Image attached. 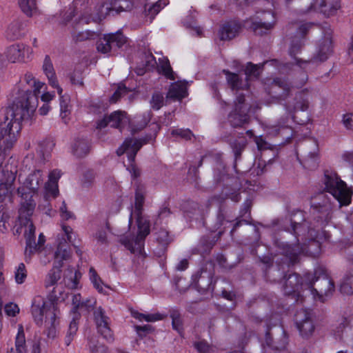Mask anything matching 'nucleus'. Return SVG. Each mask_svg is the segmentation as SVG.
I'll list each match as a JSON object with an SVG mask.
<instances>
[{
  "label": "nucleus",
  "instance_id": "37998d69",
  "mask_svg": "<svg viewBox=\"0 0 353 353\" xmlns=\"http://www.w3.org/2000/svg\"><path fill=\"white\" fill-rule=\"evenodd\" d=\"M194 347L199 353H210L211 346L205 341H199L194 343Z\"/></svg>",
  "mask_w": 353,
  "mask_h": 353
},
{
  "label": "nucleus",
  "instance_id": "c85d7f7f",
  "mask_svg": "<svg viewBox=\"0 0 353 353\" xmlns=\"http://www.w3.org/2000/svg\"><path fill=\"white\" fill-rule=\"evenodd\" d=\"M19 5L22 12L28 17L36 15L39 12L36 0H19Z\"/></svg>",
  "mask_w": 353,
  "mask_h": 353
},
{
  "label": "nucleus",
  "instance_id": "39448f33",
  "mask_svg": "<svg viewBox=\"0 0 353 353\" xmlns=\"http://www.w3.org/2000/svg\"><path fill=\"white\" fill-rule=\"evenodd\" d=\"M257 9L252 19L251 28L256 34H262L272 30L276 23V16L273 12L272 0H256Z\"/></svg>",
  "mask_w": 353,
  "mask_h": 353
},
{
  "label": "nucleus",
  "instance_id": "6e6d98bb",
  "mask_svg": "<svg viewBox=\"0 0 353 353\" xmlns=\"http://www.w3.org/2000/svg\"><path fill=\"white\" fill-rule=\"evenodd\" d=\"M30 349L31 353H40L41 352V341L39 339H34L30 344Z\"/></svg>",
  "mask_w": 353,
  "mask_h": 353
},
{
  "label": "nucleus",
  "instance_id": "5701e85b",
  "mask_svg": "<svg viewBox=\"0 0 353 353\" xmlns=\"http://www.w3.org/2000/svg\"><path fill=\"white\" fill-rule=\"evenodd\" d=\"M26 23L20 19H14L6 30V37L11 40L21 38L25 32Z\"/></svg>",
  "mask_w": 353,
  "mask_h": 353
},
{
  "label": "nucleus",
  "instance_id": "8fccbe9b",
  "mask_svg": "<svg viewBox=\"0 0 353 353\" xmlns=\"http://www.w3.org/2000/svg\"><path fill=\"white\" fill-rule=\"evenodd\" d=\"M59 210H60V216L63 220L67 221L69 219H74V214L71 212H70L67 210V208H66V205H65V203L64 201L62 203V205L60 207Z\"/></svg>",
  "mask_w": 353,
  "mask_h": 353
},
{
  "label": "nucleus",
  "instance_id": "864d4df0",
  "mask_svg": "<svg viewBox=\"0 0 353 353\" xmlns=\"http://www.w3.org/2000/svg\"><path fill=\"white\" fill-rule=\"evenodd\" d=\"M79 316L78 314H74L73 319L69 325L68 333L70 335H75L78 330L77 320L79 319Z\"/></svg>",
  "mask_w": 353,
  "mask_h": 353
},
{
  "label": "nucleus",
  "instance_id": "423d86ee",
  "mask_svg": "<svg viewBox=\"0 0 353 353\" xmlns=\"http://www.w3.org/2000/svg\"><path fill=\"white\" fill-rule=\"evenodd\" d=\"M324 183L326 191L338 201L340 205H347L350 203L351 190L334 172H327L325 174Z\"/></svg>",
  "mask_w": 353,
  "mask_h": 353
},
{
  "label": "nucleus",
  "instance_id": "e2e57ef3",
  "mask_svg": "<svg viewBox=\"0 0 353 353\" xmlns=\"http://www.w3.org/2000/svg\"><path fill=\"white\" fill-rule=\"evenodd\" d=\"M313 26L312 23H303L301 25L299 28L298 34L301 35H303L306 34L307 30Z\"/></svg>",
  "mask_w": 353,
  "mask_h": 353
},
{
  "label": "nucleus",
  "instance_id": "9d476101",
  "mask_svg": "<svg viewBox=\"0 0 353 353\" xmlns=\"http://www.w3.org/2000/svg\"><path fill=\"white\" fill-rule=\"evenodd\" d=\"M352 267L349 272V275L344 279L340 286V291L346 294H353V255L350 257ZM353 330V317H343L339 322L337 327V334L341 336L343 334L348 336L352 334Z\"/></svg>",
  "mask_w": 353,
  "mask_h": 353
},
{
  "label": "nucleus",
  "instance_id": "f257e3e1",
  "mask_svg": "<svg viewBox=\"0 0 353 353\" xmlns=\"http://www.w3.org/2000/svg\"><path fill=\"white\" fill-rule=\"evenodd\" d=\"M72 229L68 225H62L56 239L57 250L54 254V267L44 279L45 288L53 286V289L48 295L47 300L41 296H37L32 303L31 312L35 323L39 325H45L46 334L50 339L56 337L59 324L57 303L64 301L67 296L61 292V287L57 283L61 279V268L63 262L71 258L69 243L72 241Z\"/></svg>",
  "mask_w": 353,
  "mask_h": 353
},
{
  "label": "nucleus",
  "instance_id": "09e8293b",
  "mask_svg": "<svg viewBox=\"0 0 353 353\" xmlns=\"http://www.w3.org/2000/svg\"><path fill=\"white\" fill-rule=\"evenodd\" d=\"M134 330L137 334L141 337H143L145 333L152 332L153 331L152 327L150 325H145L143 326L135 325Z\"/></svg>",
  "mask_w": 353,
  "mask_h": 353
},
{
  "label": "nucleus",
  "instance_id": "4468645a",
  "mask_svg": "<svg viewBox=\"0 0 353 353\" xmlns=\"http://www.w3.org/2000/svg\"><path fill=\"white\" fill-rule=\"evenodd\" d=\"M32 214L33 212L30 214H24L22 215L21 214V208L19 209V220L22 227L24 228V237L26 243L25 250L26 261L30 260L31 256L34 254V250L36 248L34 246V240L36 239L35 227L30 219Z\"/></svg>",
  "mask_w": 353,
  "mask_h": 353
},
{
  "label": "nucleus",
  "instance_id": "2f4dec72",
  "mask_svg": "<svg viewBox=\"0 0 353 353\" xmlns=\"http://www.w3.org/2000/svg\"><path fill=\"white\" fill-rule=\"evenodd\" d=\"M89 277L91 283L93 284L94 288L100 293L104 292L103 287H106L103 282L98 275L97 272L94 268H90L89 270Z\"/></svg>",
  "mask_w": 353,
  "mask_h": 353
},
{
  "label": "nucleus",
  "instance_id": "f704fd0d",
  "mask_svg": "<svg viewBox=\"0 0 353 353\" xmlns=\"http://www.w3.org/2000/svg\"><path fill=\"white\" fill-rule=\"evenodd\" d=\"M27 270L23 263H20L15 268L14 280L17 284H22L27 277Z\"/></svg>",
  "mask_w": 353,
  "mask_h": 353
},
{
  "label": "nucleus",
  "instance_id": "393cba45",
  "mask_svg": "<svg viewBox=\"0 0 353 353\" xmlns=\"http://www.w3.org/2000/svg\"><path fill=\"white\" fill-rule=\"evenodd\" d=\"M81 274L75 268L69 266L63 274L64 285L69 289L78 288Z\"/></svg>",
  "mask_w": 353,
  "mask_h": 353
},
{
  "label": "nucleus",
  "instance_id": "7ed1b4c3",
  "mask_svg": "<svg viewBox=\"0 0 353 353\" xmlns=\"http://www.w3.org/2000/svg\"><path fill=\"white\" fill-rule=\"evenodd\" d=\"M144 201V196L143 193L137 190L135 194V204L134 209L131 212L129 219V224L130 225L132 219L134 217L137 219L138 232L135 237L132 239L125 236L121 239V243L131 252L137 254H141L143 250L144 239L145 236L150 233V225L148 221L141 215V208Z\"/></svg>",
  "mask_w": 353,
  "mask_h": 353
},
{
  "label": "nucleus",
  "instance_id": "7c9ffc66",
  "mask_svg": "<svg viewBox=\"0 0 353 353\" xmlns=\"http://www.w3.org/2000/svg\"><path fill=\"white\" fill-rule=\"evenodd\" d=\"M90 151V145L85 140H78L72 145V152L77 157L85 156Z\"/></svg>",
  "mask_w": 353,
  "mask_h": 353
},
{
  "label": "nucleus",
  "instance_id": "b1692460",
  "mask_svg": "<svg viewBox=\"0 0 353 353\" xmlns=\"http://www.w3.org/2000/svg\"><path fill=\"white\" fill-rule=\"evenodd\" d=\"M61 176V172L59 170H54L49 173L48 180L45 184L46 196L55 197L59 193L58 181Z\"/></svg>",
  "mask_w": 353,
  "mask_h": 353
},
{
  "label": "nucleus",
  "instance_id": "72a5a7b5",
  "mask_svg": "<svg viewBox=\"0 0 353 353\" xmlns=\"http://www.w3.org/2000/svg\"><path fill=\"white\" fill-rule=\"evenodd\" d=\"M296 104L294 110L305 111L307 110L309 106V97L305 92L299 93L296 97Z\"/></svg>",
  "mask_w": 353,
  "mask_h": 353
},
{
  "label": "nucleus",
  "instance_id": "f8f14e48",
  "mask_svg": "<svg viewBox=\"0 0 353 353\" xmlns=\"http://www.w3.org/2000/svg\"><path fill=\"white\" fill-rule=\"evenodd\" d=\"M226 74V79L228 84L232 90H244L249 87V81L257 78L260 74V68L257 65L248 63L245 70V79H240L239 74L231 73L223 70Z\"/></svg>",
  "mask_w": 353,
  "mask_h": 353
},
{
  "label": "nucleus",
  "instance_id": "338daca9",
  "mask_svg": "<svg viewBox=\"0 0 353 353\" xmlns=\"http://www.w3.org/2000/svg\"><path fill=\"white\" fill-rule=\"evenodd\" d=\"M146 65H153L155 63L154 57L152 54H148L146 55Z\"/></svg>",
  "mask_w": 353,
  "mask_h": 353
},
{
  "label": "nucleus",
  "instance_id": "0e129e2a",
  "mask_svg": "<svg viewBox=\"0 0 353 353\" xmlns=\"http://www.w3.org/2000/svg\"><path fill=\"white\" fill-rule=\"evenodd\" d=\"M157 240L161 243H165L168 241V232L162 230L160 232L159 235L157 237Z\"/></svg>",
  "mask_w": 353,
  "mask_h": 353
},
{
  "label": "nucleus",
  "instance_id": "473e14b6",
  "mask_svg": "<svg viewBox=\"0 0 353 353\" xmlns=\"http://www.w3.org/2000/svg\"><path fill=\"white\" fill-rule=\"evenodd\" d=\"M130 312L132 317L140 321L155 322L162 319V315L159 314H144L136 310H131Z\"/></svg>",
  "mask_w": 353,
  "mask_h": 353
},
{
  "label": "nucleus",
  "instance_id": "ea45409f",
  "mask_svg": "<svg viewBox=\"0 0 353 353\" xmlns=\"http://www.w3.org/2000/svg\"><path fill=\"white\" fill-rule=\"evenodd\" d=\"M98 37V34L95 32L90 30H85L78 32L75 36L77 41H85L88 39H94Z\"/></svg>",
  "mask_w": 353,
  "mask_h": 353
},
{
  "label": "nucleus",
  "instance_id": "4c0bfd02",
  "mask_svg": "<svg viewBox=\"0 0 353 353\" xmlns=\"http://www.w3.org/2000/svg\"><path fill=\"white\" fill-rule=\"evenodd\" d=\"M110 232V228L108 225L99 229L95 234V239L99 243L105 244L107 243L108 234Z\"/></svg>",
  "mask_w": 353,
  "mask_h": 353
},
{
  "label": "nucleus",
  "instance_id": "a878e982",
  "mask_svg": "<svg viewBox=\"0 0 353 353\" xmlns=\"http://www.w3.org/2000/svg\"><path fill=\"white\" fill-rule=\"evenodd\" d=\"M240 29V25L234 21L224 24L219 33L220 39L230 40L233 39L239 34Z\"/></svg>",
  "mask_w": 353,
  "mask_h": 353
},
{
  "label": "nucleus",
  "instance_id": "aec40b11",
  "mask_svg": "<svg viewBox=\"0 0 353 353\" xmlns=\"http://www.w3.org/2000/svg\"><path fill=\"white\" fill-rule=\"evenodd\" d=\"M29 48L23 43L11 45L6 51L8 60L12 63L25 61L29 57Z\"/></svg>",
  "mask_w": 353,
  "mask_h": 353
},
{
  "label": "nucleus",
  "instance_id": "c03bdc74",
  "mask_svg": "<svg viewBox=\"0 0 353 353\" xmlns=\"http://www.w3.org/2000/svg\"><path fill=\"white\" fill-rule=\"evenodd\" d=\"M172 134L176 137H180L184 139L189 140L192 137V133L189 129H174L172 130Z\"/></svg>",
  "mask_w": 353,
  "mask_h": 353
},
{
  "label": "nucleus",
  "instance_id": "49530a36",
  "mask_svg": "<svg viewBox=\"0 0 353 353\" xmlns=\"http://www.w3.org/2000/svg\"><path fill=\"white\" fill-rule=\"evenodd\" d=\"M5 312L9 316H15L19 312V308L17 304L10 303L5 306Z\"/></svg>",
  "mask_w": 353,
  "mask_h": 353
},
{
  "label": "nucleus",
  "instance_id": "052dcab7",
  "mask_svg": "<svg viewBox=\"0 0 353 353\" xmlns=\"http://www.w3.org/2000/svg\"><path fill=\"white\" fill-rule=\"evenodd\" d=\"M265 65L266 67H268V66H276V67H278L279 68V70H281V71H284L288 67V65L285 64V65H279V63L277 61H275V60H272V61H267L265 63Z\"/></svg>",
  "mask_w": 353,
  "mask_h": 353
},
{
  "label": "nucleus",
  "instance_id": "5fc2aeb1",
  "mask_svg": "<svg viewBox=\"0 0 353 353\" xmlns=\"http://www.w3.org/2000/svg\"><path fill=\"white\" fill-rule=\"evenodd\" d=\"M70 81L72 84L82 85L83 78L81 77V74L79 72H74L70 75Z\"/></svg>",
  "mask_w": 353,
  "mask_h": 353
},
{
  "label": "nucleus",
  "instance_id": "a19ab883",
  "mask_svg": "<svg viewBox=\"0 0 353 353\" xmlns=\"http://www.w3.org/2000/svg\"><path fill=\"white\" fill-rule=\"evenodd\" d=\"M151 107L154 110H159L163 105V96L161 93L153 94L150 101Z\"/></svg>",
  "mask_w": 353,
  "mask_h": 353
},
{
  "label": "nucleus",
  "instance_id": "cd10ccee",
  "mask_svg": "<svg viewBox=\"0 0 353 353\" xmlns=\"http://www.w3.org/2000/svg\"><path fill=\"white\" fill-rule=\"evenodd\" d=\"M167 4V0H149L144 6L145 14L153 19Z\"/></svg>",
  "mask_w": 353,
  "mask_h": 353
},
{
  "label": "nucleus",
  "instance_id": "69168bd1",
  "mask_svg": "<svg viewBox=\"0 0 353 353\" xmlns=\"http://www.w3.org/2000/svg\"><path fill=\"white\" fill-rule=\"evenodd\" d=\"M188 261L185 259H183L179 263V264L176 266V269L178 270L183 271L188 268Z\"/></svg>",
  "mask_w": 353,
  "mask_h": 353
},
{
  "label": "nucleus",
  "instance_id": "58836bf2",
  "mask_svg": "<svg viewBox=\"0 0 353 353\" xmlns=\"http://www.w3.org/2000/svg\"><path fill=\"white\" fill-rule=\"evenodd\" d=\"M159 61L161 63V68L162 70V72L163 74L168 77L171 79H174V77L173 76V72L172 70V68L170 67L169 61L166 58H163L162 59H159Z\"/></svg>",
  "mask_w": 353,
  "mask_h": 353
},
{
  "label": "nucleus",
  "instance_id": "6e6552de",
  "mask_svg": "<svg viewBox=\"0 0 353 353\" xmlns=\"http://www.w3.org/2000/svg\"><path fill=\"white\" fill-rule=\"evenodd\" d=\"M146 143L147 141L145 139H126L117 151L119 156L123 154H127L129 161L127 169L134 178H136L139 175L138 168L133 163L135 156L139 149Z\"/></svg>",
  "mask_w": 353,
  "mask_h": 353
},
{
  "label": "nucleus",
  "instance_id": "20e7f679",
  "mask_svg": "<svg viewBox=\"0 0 353 353\" xmlns=\"http://www.w3.org/2000/svg\"><path fill=\"white\" fill-rule=\"evenodd\" d=\"M43 172L37 169L30 172L21 183V185L18 188V194L21 197V214L22 215L30 214L34 212L36 203L32 197L43 184Z\"/></svg>",
  "mask_w": 353,
  "mask_h": 353
},
{
  "label": "nucleus",
  "instance_id": "3c124183",
  "mask_svg": "<svg viewBox=\"0 0 353 353\" xmlns=\"http://www.w3.org/2000/svg\"><path fill=\"white\" fill-rule=\"evenodd\" d=\"M90 349L91 353H109L108 347L100 343L90 345Z\"/></svg>",
  "mask_w": 353,
  "mask_h": 353
},
{
  "label": "nucleus",
  "instance_id": "c756f323",
  "mask_svg": "<svg viewBox=\"0 0 353 353\" xmlns=\"http://www.w3.org/2000/svg\"><path fill=\"white\" fill-rule=\"evenodd\" d=\"M16 353H27L24 330L22 325H18V331L15 339Z\"/></svg>",
  "mask_w": 353,
  "mask_h": 353
},
{
  "label": "nucleus",
  "instance_id": "680f3d73",
  "mask_svg": "<svg viewBox=\"0 0 353 353\" xmlns=\"http://www.w3.org/2000/svg\"><path fill=\"white\" fill-rule=\"evenodd\" d=\"M302 41H299L297 43H292L290 48V54L292 56L295 53H296L301 48L302 46Z\"/></svg>",
  "mask_w": 353,
  "mask_h": 353
},
{
  "label": "nucleus",
  "instance_id": "6ab92c4d",
  "mask_svg": "<svg viewBox=\"0 0 353 353\" xmlns=\"http://www.w3.org/2000/svg\"><path fill=\"white\" fill-rule=\"evenodd\" d=\"M300 82L294 83L292 85H290L289 83L280 79H274L271 85V92L278 95V98H284L289 93L291 88L301 87L306 82L307 77L305 73L301 74Z\"/></svg>",
  "mask_w": 353,
  "mask_h": 353
},
{
  "label": "nucleus",
  "instance_id": "bb28decb",
  "mask_svg": "<svg viewBox=\"0 0 353 353\" xmlns=\"http://www.w3.org/2000/svg\"><path fill=\"white\" fill-rule=\"evenodd\" d=\"M187 94V83L179 81L170 85L167 97L180 100L186 97Z\"/></svg>",
  "mask_w": 353,
  "mask_h": 353
},
{
  "label": "nucleus",
  "instance_id": "bf43d9fd",
  "mask_svg": "<svg viewBox=\"0 0 353 353\" xmlns=\"http://www.w3.org/2000/svg\"><path fill=\"white\" fill-rule=\"evenodd\" d=\"M51 110L50 103H43V104L39 108V114L41 116L47 115Z\"/></svg>",
  "mask_w": 353,
  "mask_h": 353
},
{
  "label": "nucleus",
  "instance_id": "0eeeda50",
  "mask_svg": "<svg viewBox=\"0 0 353 353\" xmlns=\"http://www.w3.org/2000/svg\"><path fill=\"white\" fill-rule=\"evenodd\" d=\"M315 231L314 230H310L308 231V234L311 237L308 247H305V244L304 243L303 247H301L299 244L292 247L291 245L285 244L283 245V254L286 255V256L289 257L290 261L292 263H295L296 261V257L299 254L301 253H306L309 255L316 256L319 254L320 251L319 243L321 240V238H319L318 236H314L313 233Z\"/></svg>",
  "mask_w": 353,
  "mask_h": 353
},
{
  "label": "nucleus",
  "instance_id": "1a4fd4ad",
  "mask_svg": "<svg viewBox=\"0 0 353 353\" xmlns=\"http://www.w3.org/2000/svg\"><path fill=\"white\" fill-rule=\"evenodd\" d=\"M42 69L44 74L48 79V84L52 88L57 89V90L60 98L61 117L64 119V122L66 123L65 118L69 114L68 104L63 99V96L62 94L63 89L59 84L53 64L48 56H46L44 59Z\"/></svg>",
  "mask_w": 353,
  "mask_h": 353
},
{
  "label": "nucleus",
  "instance_id": "9b49d317",
  "mask_svg": "<svg viewBox=\"0 0 353 353\" xmlns=\"http://www.w3.org/2000/svg\"><path fill=\"white\" fill-rule=\"evenodd\" d=\"M332 42L330 37H325L320 40L317 44L316 50L314 58L312 61H300L297 59L296 63L294 65V70H298L299 68H303L309 70L311 68L310 65L315 61H324L327 60L332 54Z\"/></svg>",
  "mask_w": 353,
  "mask_h": 353
},
{
  "label": "nucleus",
  "instance_id": "4d7b16f0",
  "mask_svg": "<svg viewBox=\"0 0 353 353\" xmlns=\"http://www.w3.org/2000/svg\"><path fill=\"white\" fill-rule=\"evenodd\" d=\"M82 301L81 297L79 294H74L72 297V305H74V308L72 312L74 314H77V310H79Z\"/></svg>",
  "mask_w": 353,
  "mask_h": 353
},
{
  "label": "nucleus",
  "instance_id": "c9c22d12",
  "mask_svg": "<svg viewBox=\"0 0 353 353\" xmlns=\"http://www.w3.org/2000/svg\"><path fill=\"white\" fill-rule=\"evenodd\" d=\"M36 239L34 240V246L35 250H34V254L37 253L40 259H42L43 256L46 255L47 250L46 248H44V243L46 242L45 236L43 234H40L38 239V242L36 243Z\"/></svg>",
  "mask_w": 353,
  "mask_h": 353
},
{
  "label": "nucleus",
  "instance_id": "ddd939ff",
  "mask_svg": "<svg viewBox=\"0 0 353 353\" xmlns=\"http://www.w3.org/2000/svg\"><path fill=\"white\" fill-rule=\"evenodd\" d=\"M132 6L131 0H107L98 8L97 19L101 21L108 16L130 10Z\"/></svg>",
  "mask_w": 353,
  "mask_h": 353
},
{
  "label": "nucleus",
  "instance_id": "a211bd4d",
  "mask_svg": "<svg viewBox=\"0 0 353 353\" xmlns=\"http://www.w3.org/2000/svg\"><path fill=\"white\" fill-rule=\"evenodd\" d=\"M339 8L338 0H312L310 7L304 12L310 14L313 12H319L329 16L332 14Z\"/></svg>",
  "mask_w": 353,
  "mask_h": 353
},
{
  "label": "nucleus",
  "instance_id": "603ef678",
  "mask_svg": "<svg viewBox=\"0 0 353 353\" xmlns=\"http://www.w3.org/2000/svg\"><path fill=\"white\" fill-rule=\"evenodd\" d=\"M96 303V301L94 299H88L85 301H83L79 308L80 311H90L93 308Z\"/></svg>",
  "mask_w": 353,
  "mask_h": 353
},
{
  "label": "nucleus",
  "instance_id": "dca6fc26",
  "mask_svg": "<svg viewBox=\"0 0 353 353\" xmlns=\"http://www.w3.org/2000/svg\"><path fill=\"white\" fill-rule=\"evenodd\" d=\"M126 42L125 37L119 32L104 34L97 43V50L103 54H109L113 46L121 48Z\"/></svg>",
  "mask_w": 353,
  "mask_h": 353
},
{
  "label": "nucleus",
  "instance_id": "79ce46f5",
  "mask_svg": "<svg viewBox=\"0 0 353 353\" xmlns=\"http://www.w3.org/2000/svg\"><path fill=\"white\" fill-rule=\"evenodd\" d=\"M128 92V89L126 86L122 83L118 85L117 90L114 92L112 97L110 98V101L112 103H116L119 99L126 94Z\"/></svg>",
  "mask_w": 353,
  "mask_h": 353
},
{
  "label": "nucleus",
  "instance_id": "a18cd8bd",
  "mask_svg": "<svg viewBox=\"0 0 353 353\" xmlns=\"http://www.w3.org/2000/svg\"><path fill=\"white\" fill-rule=\"evenodd\" d=\"M342 123L347 130H353V114H344L342 117Z\"/></svg>",
  "mask_w": 353,
  "mask_h": 353
},
{
  "label": "nucleus",
  "instance_id": "4be33fe9",
  "mask_svg": "<svg viewBox=\"0 0 353 353\" xmlns=\"http://www.w3.org/2000/svg\"><path fill=\"white\" fill-rule=\"evenodd\" d=\"M94 316L98 332L104 339L112 341L113 340L112 333L108 326L107 317L104 316L102 309L101 307L97 309L94 311Z\"/></svg>",
  "mask_w": 353,
  "mask_h": 353
},
{
  "label": "nucleus",
  "instance_id": "774afa93",
  "mask_svg": "<svg viewBox=\"0 0 353 353\" xmlns=\"http://www.w3.org/2000/svg\"><path fill=\"white\" fill-rule=\"evenodd\" d=\"M294 232L296 235L299 234L303 226L299 223H295L292 225Z\"/></svg>",
  "mask_w": 353,
  "mask_h": 353
},
{
  "label": "nucleus",
  "instance_id": "de8ad7c7",
  "mask_svg": "<svg viewBox=\"0 0 353 353\" xmlns=\"http://www.w3.org/2000/svg\"><path fill=\"white\" fill-rule=\"evenodd\" d=\"M312 206L314 208H319V212H325L327 215L329 214V212L331 210L330 204L328 202H324L323 204L321 203H316L314 201L312 202Z\"/></svg>",
  "mask_w": 353,
  "mask_h": 353
},
{
  "label": "nucleus",
  "instance_id": "f3484780",
  "mask_svg": "<svg viewBox=\"0 0 353 353\" xmlns=\"http://www.w3.org/2000/svg\"><path fill=\"white\" fill-rule=\"evenodd\" d=\"M295 321L302 336H307L313 333L315 326L310 311L306 310L299 311L295 315Z\"/></svg>",
  "mask_w": 353,
  "mask_h": 353
},
{
  "label": "nucleus",
  "instance_id": "f03ea898",
  "mask_svg": "<svg viewBox=\"0 0 353 353\" xmlns=\"http://www.w3.org/2000/svg\"><path fill=\"white\" fill-rule=\"evenodd\" d=\"M316 281L318 282V288H312L314 279L312 274H305L304 278H300L296 274H291L285 282V294L290 295L299 291V289L305 288L313 294L315 299L323 302L333 294L334 292V282L327 276H323Z\"/></svg>",
  "mask_w": 353,
  "mask_h": 353
},
{
  "label": "nucleus",
  "instance_id": "412c9836",
  "mask_svg": "<svg viewBox=\"0 0 353 353\" xmlns=\"http://www.w3.org/2000/svg\"><path fill=\"white\" fill-rule=\"evenodd\" d=\"M129 122L128 119L125 117L124 112L121 111H115L110 116L104 117L97 123L98 128H103L107 125L112 128H122Z\"/></svg>",
  "mask_w": 353,
  "mask_h": 353
},
{
  "label": "nucleus",
  "instance_id": "2eb2a0df",
  "mask_svg": "<svg viewBox=\"0 0 353 353\" xmlns=\"http://www.w3.org/2000/svg\"><path fill=\"white\" fill-rule=\"evenodd\" d=\"M243 102L244 97L242 95L238 96L234 110L230 112L228 114V122L234 128L241 127L249 121L248 114L249 108L247 104L243 103Z\"/></svg>",
  "mask_w": 353,
  "mask_h": 353
},
{
  "label": "nucleus",
  "instance_id": "13d9d810",
  "mask_svg": "<svg viewBox=\"0 0 353 353\" xmlns=\"http://www.w3.org/2000/svg\"><path fill=\"white\" fill-rule=\"evenodd\" d=\"M172 327L174 330L181 333L182 330V322L180 317L172 316Z\"/></svg>",
  "mask_w": 353,
  "mask_h": 353
},
{
  "label": "nucleus",
  "instance_id": "e433bc0d",
  "mask_svg": "<svg viewBox=\"0 0 353 353\" xmlns=\"http://www.w3.org/2000/svg\"><path fill=\"white\" fill-rule=\"evenodd\" d=\"M151 119V113L150 112H147L142 116L141 119L140 117L136 118V121L134 122L139 123V126L137 128H133L132 131L136 132L140 130L145 128L148 123L150 121Z\"/></svg>",
  "mask_w": 353,
  "mask_h": 353
}]
</instances>
